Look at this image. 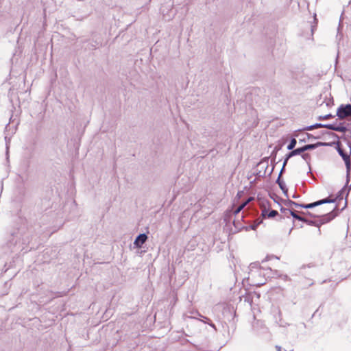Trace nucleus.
Returning <instances> with one entry per match:
<instances>
[{"mask_svg": "<svg viewBox=\"0 0 351 351\" xmlns=\"http://www.w3.org/2000/svg\"><path fill=\"white\" fill-rule=\"evenodd\" d=\"M11 237L8 245L12 251L22 250L24 249V245L29 242V237L19 230L12 233Z\"/></svg>", "mask_w": 351, "mask_h": 351, "instance_id": "1", "label": "nucleus"}, {"mask_svg": "<svg viewBox=\"0 0 351 351\" xmlns=\"http://www.w3.org/2000/svg\"><path fill=\"white\" fill-rule=\"evenodd\" d=\"M334 143H335L317 142L314 144H307L301 147L293 149L292 151L288 153V156H295L297 155H300L304 154V152L306 151L312 150L322 146H332Z\"/></svg>", "mask_w": 351, "mask_h": 351, "instance_id": "2", "label": "nucleus"}, {"mask_svg": "<svg viewBox=\"0 0 351 351\" xmlns=\"http://www.w3.org/2000/svg\"><path fill=\"white\" fill-rule=\"evenodd\" d=\"M336 209H337V206H335L332 211H330L326 214L322 215L320 216V219H319V222L316 221L308 220L306 218H305V221H304V222L309 226H315L319 227L320 225H322V224H324V223H326L330 221L332 219H333L336 217L337 214L334 213V211Z\"/></svg>", "mask_w": 351, "mask_h": 351, "instance_id": "3", "label": "nucleus"}, {"mask_svg": "<svg viewBox=\"0 0 351 351\" xmlns=\"http://www.w3.org/2000/svg\"><path fill=\"white\" fill-rule=\"evenodd\" d=\"M336 115L340 119L351 117V104H341L337 108Z\"/></svg>", "mask_w": 351, "mask_h": 351, "instance_id": "4", "label": "nucleus"}, {"mask_svg": "<svg viewBox=\"0 0 351 351\" xmlns=\"http://www.w3.org/2000/svg\"><path fill=\"white\" fill-rule=\"evenodd\" d=\"M335 200H336L335 199H330L328 197V198L322 199H320V200H318L317 202L310 203V204H302V206H301V208H306V209L313 208L315 206L322 205L323 204L334 203L335 202Z\"/></svg>", "mask_w": 351, "mask_h": 351, "instance_id": "5", "label": "nucleus"}, {"mask_svg": "<svg viewBox=\"0 0 351 351\" xmlns=\"http://www.w3.org/2000/svg\"><path fill=\"white\" fill-rule=\"evenodd\" d=\"M252 327L253 331L257 334H259L261 332H264L265 330H267V328L265 326V324L261 320H255L252 323Z\"/></svg>", "mask_w": 351, "mask_h": 351, "instance_id": "6", "label": "nucleus"}, {"mask_svg": "<svg viewBox=\"0 0 351 351\" xmlns=\"http://www.w3.org/2000/svg\"><path fill=\"white\" fill-rule=\"evenodd\" d=\"M327 129L346 134L348 130V127L345 126L343 123H340L339 125L337 123L328 124Z\"/></svg>", "mask_w": 351, "mask_h": 351, "instance_id": "7", "label": "nucleus"}, {"mask_svg": "<svg viewBox=\"0 0 351 351\" xmlns=\"http://www.w3.org/2000/svg\"><path fill=\"white\" fill-rule=\"evenodd\" d=\"M147 236L146 234L143 233L138 234L134 240V245L136 247L140 248L146 242Z\"/></svg>", "mask_w": 351, "mask_h": 351, "instance_id": "8", "label": "nucleus"}, {"mask_svg": "<svg viewBox=\"0 0 351 351\" xmlns=\"http://www.w3.org/2000/svg\"><path fill=\"white\" fill-rule=\"evenodd\" d=\"M348 130L346 134H343L340 138H343L345 141H346L348 145L350 148V154H351V123L348 124Z\"/></svg>", "mask_w": 351, "mask_h": 351, "instance_id": "9", "label": "nucleus"}, {"mask_svg": "<svg viewBox=\"0 0 351 351\" xmlns=\"http://www.w3.org/2000/svg\"><path fill=\"white\" fill-rule=\"evenodd\" d=\"M258 166L261 169H264V171L262 173L261 171H259V172L257 173V176L259 177H263L265 175L267 169L268 168V158L261 161L258 163Z\"/></svg>", "mask_w": 351, "mask_h": 351, "instance_id": "10", "label": "nucleus"}, {"mask_svg": "<svg viewBox=\"0 0 351 351\" xmlns=\"http://www.w3.org/2000/svg\"><path fill=\"white\" fill-rule=\"evenodd\" d=\"M327 126H328V124L317 123L313 125L306 126V127L302 128V130L308 131V130H313L314 129H317V128H327ZM299 130L301 131V130Z\"/></svg>", "mask_w": 351, "mask_h": 351, "instance_id": "11", "label": "nucleus"}, {"mask_svg": "<svg viewBox=\"0 0 351 351\" xmlns=\"http://www.w3.org/2000/svg\"><path fill=\"white\" fill-rule=\"evenodd\" d=\"M340 143L338 141L337 143V150L339 153V154L341 156L342 159L344 162L347 161V160L351 159L350 156L348 155L347 153H346L340 147H339Z\"/></svg>", "mask_w": 351, "mask_h": 351, "instance_id": "12", "label": "nucleus"}, {"mask_svg": "<svg viewBox=\"0 0 351 351\" xmlns=\"http://www.w3.org/2000/svg\"><path fill=\"white\" fill-rule=\"evenodd\" d=\"M283 204L285 206L291 208V209H293V206L295 208H301V206H302V204H299L290 199L284 200Z\"/></svg>", "mask_w": 351, "mask_h": 351, "instance_id": "13", "label": "nucleus"}, {"mask_svg": "<svg viewBox=\"0 0 351 351\" xmlns=\"http://www.w3.org/2000/svg\"><path fill=\"white\" fill-rule=\"evenodd\" d=\"M346 168V184H348L350 182V171H351V158L344 162Z\"/></svg>", "mask_w": 351, "mask_h": 351, "instance_id": "14", "label": "nucleus"}, {"mask_svg": "<svg viewBox=\"0 0 351 351\" xmlns=\"http://www.w3.org/2000/svg\"><path fill=\"white\" fill-rule=\"evenodd\" d=\"M261 223H262V220L258 219L253 224L250 226L249 227H246L245 229H246V230H248L249 229L255 230L257 228V227L259 226V224H261Z\"/></svg>", "mask_w": 351, "mask_h": 351, "instance_id": "15", "label": "nucleus"}, {"mask_svg": "<svg viewBox=\"0 0 351 351\" xmlns=\"http://www.w3.org/2000/svg\"><path fill=\"white\" fill-rule=\"evenodd\" d=\"M291 215L293 217V218H294L298 221H300L302 222H304V221H305V217H303L299 215L298 214V213L295 210L293 212H291Z\"/></svg>", "mask_w": 351, "mask_h": 351, "instance_id": "16", "label": "nucleus"}, {"mask_svg": "<svg viewBox=\"0 0 351 351\" xmlns=\"http://www.w3.org/2000/svg\"><path fill=\"white\" fill-rule=\"evenodd\" d=\"M302 158L306 162V163L309 166V172H311V167H310L311 155L308 153H304L302 154Z\"/></svg>", "mask_w": 351, "mask_h": 351, "instance_id": "17", "label": "nucleus"}, {"mask_svg": "<svg viewBox=\"0 0 351 351\" xmlns=\"http://www.w3.org/2000/svg\"><path fill=\"white\" fill-rule=\"evenodd\" d=\"M280 210V212L282 213H283L286 216H287L289 214L291 215V212H293L294 211L293 209H291V208H289V207H287V206H286V208H284V207L281 206Z\"/></svg>", "mask_w": 351, "mask_h": 351, "instance_id": "18", "label": "nucleus"}, {"mask_svg": "<svg viewBox=\"0 0 351 351\" xmlns=\"http://www.w3.org/2000/svg\"><path fill=\"white\" fill-rule=\"evenodd\" d=\"M296 143H297L296 139L295 138H292L290 141L289 144L287 146V149L292 151L293 149V148L295 147Z\"/></svg>", "mask_w": 351, "mask_h": 351, "instance_id": "19", "label": "nucleus"}, {"mask_svg": "<svg viewBox=\"0 0 351 351\" xmlns=\"http://www.w3.org/2000/svg\"><path fill=\"white\" fill-rule=\"evenodd\" d=\"M335 115H332V114H327L326 115H321L317 117V120L322 121V120H327L331 118H334Z\"/></svg>", "mask_w": 351, "mask_h": 351, "instance_id": "20", "label": "nucleus"}, {"mask_svg": "<svg viewBox=\"0 0 351 351\" xmlns=\"http://www.w3.org/2000/svg\"><path fill=\"white\" fill-rule=\"evenodd\" d=\"M279 187L282 191L284 195L288 197V189L287 188L285 183L281 182L279 185Z\"/></svg>", "mask_w": 351, "mask_h": 351, "instance_id": "21", "label": "nucleus"}, {"mask_svg": "<svg viewBox=\"0 0 351 351\" xmlns=\"http://www.w3.org/2000/svg\"><path fill=\"white\" fill-rule=\"evenodd\" d=\"M347 185L348 184H346V185L339 191L337 198H339V199L342 198L343 194L347 189Z\"/></svg>", "mask_w": 351, "mask_h": 351, "instance_id": "22", "label": "nucleus"}, {"mask_svg": "<svg viewBox=\"0 0 351 351\" xmlns=\"http://www.w3.org/2000/svg\"><path fill=\"white\" fill-rule=\"evenodd\" d=\"M278 215V213L277 210H271L269 212V213L267 214V217L268 218H273L276 216H277Z\"/></svg>", "mask_w": 351, "mask_h": 351, "instance_id": "23", "label": "nucleus"}, {"mask_svg": "<svg viewBox=\"0 0 351 351\" xmlns=\"http://www.w3.org/2000/svg\"><path fill=\"white\" fill-rule=\"evenodd\" d=\"M302 214L303 215H308L309 217H313V218H315V217H320L321 215H315V214H313L309 211H307V212H301Z\"/></svg>", "mask_w": 351, "mask_h": 351, "instance_id": "24", "label": "nucleus"}, {"mask_svg": "<svg viewBox=\"0 0 351 351\" xmlns=\"http://www.w3.org/2000/svg\"><path fill=\"white\" fill-rule=\"evenodd\" d=\"M313 18H314L315 25H311V32H313L315 31V29H316V27H317V19L316 14H314Z\"/></svg>", "mask_w": 351, "mask_h": 351, "instance_id": "25", "label": "nucleus"}, {"mask_svg": "<svg viewBox=\"0 0 351 351\" xmlns=\"http://www.w3.org/2000/svg\"><path fill=\"white\" fill-rule=\"evenodd\" d=\"M292 156H288V154L285 156V158L284 160V162H283V165L282 166H284V167H286L287 162H288V160L289 158H291Z\"/></svg>", "mask_w": 351, "mask_h": 351, "instance_id": "26", "label": "nucleus"}, {"mask_svg": "<svg viewBox=\"0 0 351 351\" xmlns=\"http://www.w3.org/2000/svg\"><path fill=\"white\" fill-rule=\"evenodd\" d=\"M269 213L268 210L266 209V208H264L263 210H262V213H261V215L263 218H266L267 217V214Z\"/></svg>", "mask_w": 351, "mask_h": 351, "instance_id": "27", "label": "nucleus"}, {"mask_svg": "<svg viewBox=\"0 0 351 351\" xmlns=\"http://www.w3.org/2000/svg\"><path fill=\"white\" fill-rule=\"evenodd\" d=\"M250 269H254V268H258L259 267V263H252L250 264Z\"/></svg>", "mask_w": 351, "mask_h": 351, "instance_id": "28", "label": "nucleus"}, {"mask_svg": "<svg viewBox=\"0 0 351 351\" xmlns=\"http://www.w3.org/2000/svg\"><path fill=\"white\" fill-rule=\"evenodd\" d=\"M274 258V256H267L266 258L262 261L263 263L270 260L271 258ZM276 258L278 259V257L275 256Z\"/></svg>", "mask_w": 351, "mask_h": 351, "instance_id": "29", "label": "nucleus"}, {"mask_svg": "<svg viewBox=\"0 0 351 351\" xmlns=\"http://www.w3.org/2000/svg\"><path fill=\"white\" fill-rule=\"evenodd\" d=\"M243 209H241V207L238 206L234 210V215H237L239 214Z\"/></svg>", "mask_w": 351, "mask_h": 351, "instance_id": "30", "label": "nucleus"}, {"mask_svg": "<svg viewBox=\"0 0 351 351\" xmlns=\"http://www.w3.org/2000/svg\"><path fill=\"white\" fill-rule=\"evenodd\" d=\"M281 182H284V181L281 180V176H278V178L276 180V183L279 186Z\"/></svg>", "mask_w": 351, "mask_h": 351, "instance_id": "31", "label": "nucleus"}, {"mask_svg": "<svg viewBox=\"0 0 351 351\" xmlns=\"http://www.w3.org/2000/svg\"><path fill=\"white\" fill-rule=\"evenodd\" d=\"M306 136L308 138V139H311V138H316V137H315L313 134H309V133H306Z\"/></svg>", "mask_w": 351, "mask_h": 351, "instance_id": "32", "label": "nucleus"}, {"mask_svg": "<svg viewBox=\"0 0 351 351\" xmlns=\"http://www.w3.org/2000/svg\"><path fill=\"white\" fill-rule=\"evenodd\" d=\"M208 324L210 326L213 328H214L215 330H217L215 325L212 322H208Z\"/></svg>", "mask_w": 351, "mask_h": 351, "instance_id": "33", "label": "nucleus"}, {"mask_svg": "<svg viewBox=\"0 0 351 351\" xmlns=\"http://www.w3.org/2000/svg\"><path fill=\"white\" fill-rule=\"evenodd\" d=\"M285 170V167H284V166H282L278 176H282V175L284 173Z\"/></svg>", "mask_w": 351, "mask_h": 351, "instance_id": "34", "label": "nucleus"}, {"mask_svg": "<svg viewBox=\"0 0 351 351\" xmlns=\"http://www.w3.org/2000/svg\"><path fill=\"white\" fill-rule=\"evenodd\" d=\"M247 205V202H243L241 205H239V206L241 208V209H243L245 206Z\"/></svg>", "mask_w": 351, "mask_h": 351, "instance_id": "35", "label": "nucleus"}, {"mask_svg": "<svg viewBox=\"0 0 351 351\" xmlns=\"http://www.w3.org/2000/svg\"><path fill=\"white\" fill-rule=\"evenodd\" d=\"M329 134H330V135H332L333 137L336 138H338V139L339 138V137L338 136V135H337V134H336L335 133H333V132H329Z\"/></svg>", "mask_w": 351, "mask_h": 351, "instance_id": "36", "label": "nucleus"}, {"mask_svg": "<svg viewBox=\"0 0 351 351\" xmlns=\"http://www.w3.org/2000/svg\"><path fill=\"white\" fill-rule=\"evenodd\" d=\"M253 199V197H249L245 202H247V204Z\"/></svg>", "mask_w": 351, "mask_h": 351, "instance_id": "37", "label": "nucleus"}, {"mask_svg": "<svg viewBox=\"0 0 351 351\" xmlns=\"http://www.w3.org/2000/svg\"><path fill=\"white\" fill-rule=\"evenodd\" d=\"M204 318L206 319V321H204L205 323L208 324V322H211V321L208 317H204Z\"/></svg>", "mask_w": 351, "mask_h": 351, "instance_id": "38", "label": "nucleus"}, {"mask_svg": "<svg viewBox=\"0 0 351 351\" xmlns=\"http://www.w3.org/2000/svg\"><path fill=\"white\" fill-rule=\"evenodd\" d=\"M350 189H351V184L348 187V191H347V193H346V197L348 195Z\"/></svg>", "mask_w": 351, "mask_h": 351, "instance_id": "39", "label": "nucleus"}, {"mask_svg": "<svg viewBox=\"0 0 351 351\" xmlns=\"http://www.w3.org/2000/svg\"><path fill=\"white\" fill-rule=\"evenodd\" d=\"M276 348L278 350V351H281V347L280 346H276Z\"/></svg>", "mask_w": 351, "mask_h": 351, "instance_id": "40", "label": "nucleus"}, {"mask_svg": "<svg viewBox=\"0 0 351 351\" xmlns=\"http://www.w3.org/2000/svg\"><path fill=\"white\" fill-rule=\"evenodd\" d=\"M274 169V167H272V169H271V171L269 173V175H271Z\"/></svg>", "mask_w": 351, "mask_h": 351, "instance_id": "41", "label": "nucleus"}, {"mask_svg": "<svg viewBox=\"0 0 351 351\" xmlns=\"http://www.w3.org/2000/svg\"><path fill=\"white\" fill-rule=\"evenodd\" d=\"M300 142H306V139L304 138L302 139L299 140Z\"/></svg>", "mask_w": 351, "mask_h": 351, "instance_id": "42", "label": "nucleus"}, {"mask_svg": "<svg viewBox=\"0 0 351 351\" xmlns=\"http://www.w3.org/2000/svg\"><path fill=\"white\" fill-rule=\"evenodd\" d=\"M330 100L328 102H327V103H326V106H330Z\"/></svg>", "mask_w": 351, "mask_h": 351, "instance_id": "43", "label": "nucleus"}, {"mask_svg": "<svg viewBox=\"0 0 351 351\" xmlns=\"http://www.w3.org/2000/svg\"><path fill=\"white\" fill-rule=\"evenodd\" d=\"M298 196V195H293V198H297Z\"/></svg>", "mask_w": 351, "mask_h": 351, "instance_id": "44", "label": "nucleus"}, {"mask_svg": "<svg viewBox=\"0 0 351 351\" xmlns=\"http://www.w3.org/2000/svg\"><path fill=\"white\" fill-rule=\"evenodd\" d=\"M195 314H197V315H199V316L202 317V315H201L198 312H195Z\"/></svg>", "mask_w": 351, "mask_h": 351, "instance_id": "45", "label": "nucleus"}]
</instances>
